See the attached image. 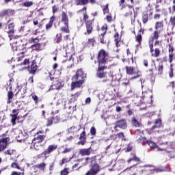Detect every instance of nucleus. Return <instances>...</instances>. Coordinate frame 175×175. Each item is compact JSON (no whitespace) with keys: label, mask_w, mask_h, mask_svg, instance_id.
<instances>
[{"label":"nucleus","mask_w":175,"mask_h":175,"mask_svg":"<svg viewBox=\"0 0 175 175\" xmlns=\"http://www.w3.org/2000/svg\"><path fill=\"white\" fill-rule=\"evenodd\" d=\"M98 69L96 72V76L98 79H104L106 77V72H105V69H106V66H105V64H106V52L105 50H100L98 53Z\"/></svg>","instance_id":"1"},{"label":"nucleus","mask_w":175,"mask_h":175,"mask_svg":"<svg viewBox=\"0 0 175 175\" xmlns=\"http://www.w3.org/2000/svg\"><path fill=\"white\" fill-rule=\"evenodd\" d=\"M87 75L84 74L82 69L77 71L76 75L72 77V82L71 83V90L73 91L75 88H80L84 83Z\"/></svg>","instance_id":"2"},{"label":"nucleus","mask_w":175,"mask_h":175,"mask_svg":"<svg viewBox=\"0 0 175 175\" xmlns=\"http://www.w3.org/2000/svg\"><path fill=\"white\" fill-rule=\"evenodd\" d=\"M126 73L127 75H137L136 76H134L131 78V80H133L135 79H137L139 77H142V73L139 72V70L136 69V68L134 67H126Z\"/></svg>","instance_id":"3"},{"label":"nucleus","mask_w":175,"mask_h":175,"mask_svg":"<svg viewBox=\"0 0 175 175\" xmlns=\"http://www.w3.org/2000/svg\"><path fill=\"white\" fill-rule=\"evenodd\" d=\"M99 172H100L99 165L94 164L92 165L90 170L85 174V175H96Z\"/></svg>","instance_id":"4"},{"label":"nucleus","mask_w":175,"mask_h":175,"mask_svg":"<svg viewBox=\"0 0 175 175\" xmlns=\"http://www.w3.org/2000/svg\"><path fill=\"white\" fill-rule=\"evenodd\" d=\"M127 125L125 120H121L116 122V124L114 127L115 129L117 128H120V129H126Z\"/></svg>","instance_id":"5"},{"label":"nucleus","mask_w":175,"mask_h":175,"mask_svg":"<svg viewBox=\"0 0 175 175\" xmlns=\"http://www.w3.org/2000/svg\"><path fill=\"white\" fill-rule=\"evenodd\" d=\"M57 147H58L57 145H50L48 148L42 152V155L46 157L47 154H51L53 151H55V150H57Z\"/></svg>","instance_id":"6"},{"label":"nucleus","mask_w":175,"mask_h":175,"mask_svg":"<svg viewBox=\"0 0 175 175\" xmlns=\"http://www.w3.org/2000/svg\"><path fill=\"white\" fill-rule=\"evenodd\" d=\"M61 21L62 23H63V24H64L65 27H68V25H69V18L68 17V14H66V12H62Z\"/></svg>","instance_id":"7"},{"label":"nucleus","mask_w":175,"mask_h":175,"mask_svg":"<svg viewBox=\"0 0 175 175\" xmlns=\"http://www.w3.org/2000/svg\"><path fill=\"white\" fill-rule=\"evenodd\" d=\"M147 144H148L150 148H157V151H165V150H166L165 148L158 147V146H157V144L151 140H148Z\"/></svg>","instance_id":"8"},{"label":"nucleus","mask_w":175,"mask_h":175,"mask_svg":"<svg viewBox=\"0 0 175 175\" xmlns=\"http://www.w3.org/2000/svg\"><path fill=\"white\" fill-rule=\"evenodd\" d=\"M37 69H38V66L36 65V61L33 60L30 67L29 73L31 75H35V72H36Z\"/></svg>","instance_id":"9"},{"label":"nucleus","mask_w":175,"mask_h":175,"mask_svg":"<svg viewBox=\"0 0 175 175\" xmlns=\"http://www.w3.org/2000/svg\"><path fill=\"white\" fill-rule=\"evenodd\" d=\"M79 154L80 155H82L83 157L85 155H91V148H83V149H80L79 150Z\"/></svg>","instance_id":"10"},{"label":"nucleus","mask_w":175,"mask_h":175,"mask_svg":"<svg viewBox=\"0 0 175 175\" xmlns=\"http://www.w3.org/2000/svg\"><path fill=\"white\" fill-rule=\"evenodd\" d=\"M46 139V136L44 135H38L36 137H35L33 139V142H34V147L36 146L37 143H42Z\"/></svg>","instance_id":"11"},{"label":"nucleus","mask_w":175,"mask_h":175,"mask_svg":"<svg viewBox=\"0 0 175 175\" xmlns=\"http://www.w3.org/2000/svg\"><path fill=\"white\" fill-rule=\"evenodd\" d=\"M8 29L9 31H8V36L9 38H12L14 33V23H10L8 25Z\"/></svg>","instance_id":"12"},{"label":"nucleus","mask_w":175,"mask_h":175,"mask_svg":"<svg viewBox=\"0 0 175 175\" xmlns=\"http://www.w3.org/2000/svg\"><path fill=\"white\" fill-rule=\"evenodd\" d=\"M61 87H62V83H61L58 81H56L53 83V84L51 87V90H59V88H61Z\"/></svg>","instance_id":"13"},{"label":"nucleus","mask_w":175,"mask_h":175,"mask_svg":"<svg viewBox=\"0 0 175 175\" xmlns=\"http://www.w3.org/2000/svg\"><path fill=\"white\" fill-rule=\"evenodd\" d=\"M16 12L14 11V10H12V9H8V10H4L3 11V14H4V16H14V14H15Z\"/></svg>","instance_id":"14"},{"label":"nucleus","mask_w":175,"mask_h":175,"mask_svg":"<svg viewBox=\"0 0 175 175\" xmlns=\"http://www.w3.org/2000/svg\"><path fill=\"white\" fill-rule=\"evenodd\" d=\"M155 125L152 126V131H154V129H158L161 125H162V121L161 119H156L154 122Z\"/></svg>","instance_id":"15"},{"label":"nucleus","mask_w":175,"mask_h":175,"mask_svg":"<svg viewBox=\"0 0 175 175\" xmlns=\"http://www.w3.org/2000/svg\"><path fill=\"white\" fill-rule=\"evenodd\" d=\"M92 23L90 21L86 23V29L88 35H90L92 32Z\"/></svg>","instance_id":"16"},{"label":"nucleus","mask_w":175,"mask_h":175,"mask_svg":"<svg viewBox=\"0 0 175 175\" xmlns=\"http://www.w3.org/2000/svg\"><path fill=\"white\" fill-rule=\"evenodd\" d=\"M18 42L17 41L14 42L11 44L12 50L13 51H17V50H20V46H18Z\"/></svg>","instance_id":"17"},{"label":"nucleus","mask_w":175,"mask_h":175,"mask_svg":"<svg viewBox=\"0 0 175 175\" xmlns=\"http://www.w3.org/2000/svg\"><path fill=\"white\" fill-rule=\"evenodd\" d=\"M169 61L170 64L173 61V48L170 46H169Z\"/></svg>","instance_id":"18"},{"label":"nucleus","mask_w":175,"mask_h":175,"mask_svg":"<svg viewBox=\"0 0 175 175\" xmlns=\"http://www.w3.org/2000/svg\"><path fill=\"white\" fill-rule=\"evenodd\" d=\"M67 57H68V59L66 60V62H70L71 64L70 66H68L67 68H72V65H73V59H72V54H68Z\"/></svg>","instance_id":"19"},{"label":"nucleus","mask_w":175,"mask_h":175,"mask_svg":"<svg viewBox=\"0 0 175 175\" xmlns=\"http://www.w3.org/2000/svg\"><path fill=\"white\" fill-rule=\"evenodd\" d=\"M13 96H14L13 92H8V100L7 101V103L8 104L12 103V99H13Z\"/></svg>","instance_id":"20"},{"label":"nucleus","mask_w":175,"mask_h":175,"mask_svg":"<svg viewBox=\"0 0 175 175\" xmlns=\"http://www.w3.org/2000/svg\"><path fill=\"white\" fill-rule=\"evenodd\" d=\"M88 3V0H75V3L78 6L79 5H86Z\"/></svg>","instance_id":"21"},{"label":"nucleus","mask_w":175,"mask_h":175,"mask_svg":"<svg viewBox=\"0 0 175 175\" xmlns=\"http://www.w3.org/2000/svg\"><path fill=\"white\" fill-rule=\"evenodd\" d=\"M142 34H138L136 36V41L138 42V44H137V47H139L142 44Z\"/></svg>","instance_id":"22"},{"label":"nucleus","mask_w":175,"mask_h":175,"mask_svg":"<svg viewBox=\"0 0 175 175\" xmlns=\"http://www.w3.org/2000/svg\"><path fill=\"white\" fill-rule=\"evenodd\" d=\"M62 40V37L61 36V34H57L56 38L54 40L55 43H60Z\"/></svg>","instance_id":"23"},{"label":"nucleus","mask_w":175,"mask_h":175,"mask_svg":"<svg viewBox=\"0 0 175 175\" xmlns=\"http://www.w3.org/2000/svg\"><path fill=\"white\" fill-rule=\"evenodd\" d=\"M142 21L144 24H146L148 21V14L147 13H144L142 16Z\"/></svg>","instance_id":"24"},{"label":"nucleus","mask_w":175,"mask_h":175,"mask_svg":"<svg viewBox=\"0 0 175 175\" xmlns=\"http://www.w3.org/2000/svg\"><path fill=\"white\" fill-rule=\"evenodd\" d=\"M105 143H108V146L106 148V150H109V148H110V146H111V144H113V139H107L105 140Z\"/></svg>","instance_id":"25"},{"label":"nucleus","mask_w":175,"mask_h":175,"mask_svg":"<svg viewBox=\"0 0 175 175\" xmlns=\"http://www.w3.org/2000/svg\"><path fill=\"white\" fill-rule=\"evenodd\" d=\"M11 116H12V120H11V121H12V125H16V120H17V114H12V115H11Z\"/></svg>","instance_id":"26"},{"label":"nucleus","mask_w":175,"mask_h":175,"mask_svg":"<svg viewBox=\"0 0 175 175\" xmlns=\"http://www.w3.org/2000/svg\"><path fill=\"white\" fill-rule=\"evenodd\" d=\"M132 124L133 125V126H136L137 128V126H139L140 124H139V122L137 121V120H136V118H133L132 120Z\"/></svg>","instance_id":"27"},{"label":"nucleus","mask_w":175,"mask_h":175,"mask_svg":"<svg viewBox=\"0 0 175 175\" xmlns=\"http://www.w3.org/2000/svg\"><path fill=\"white\" fill-rule=\"evenodd\" d=\"M36 167H37V169H40V170H44V167H46V164L42 163L38 165H36Z\"/></svg>","instance_id":"28"},{"label":"nucleus","mask_w":175,"mask_h":175,"mask_svg":"<svg viewBox=\"0 0 175 175\" xmlns=\"http://www.w3.org/2000/svg\"><path fill=\"white\" fill-rule=\"evenodd\" d=\"M33 4V3H32V1H26L23 3V6H25V8H31V5Z\"/></svg>","instance_id":"29"},{"label":"nucleus","mask_w":175,"mask_h":175,"mask_svg":"<svg viewBox=\"0 0 175 175\" xmlns=\"http://www.w3.org/2000/svg\"><path fill=\"white\" fill-rule=\"evenodd\" d=\"M132 161H135V162H139L140 161V159H139L136 156H134L133 158H131V159L128 160L129 163L130 162H132Z\"/></svg>","instance_id":"30"},{"label":"nucleus","mask_w":175,"mask_h":175,"mask_svg":"<svg viewBox=\"0 0 175 175\" xmlns=\"http://www.w3.org/2000/svg\"><path fill=\"white\" fill-rule=\"evenodd\" d=\"M90 135H92V136H95V135H96V129H95V127H91Z\"/></svg>","instance_id":"31"},{"label":"nucleus","mask_w":175,"mask_h":175,"mask_svg":"<svg viewBox=\"0 0 175 175\" xmlns=\"http://www.w3.org/2000/svg\"><path fill=\"white\" fill-rule=\"evenodd\" d=\"M52 121H53V124H57V122H59V117L55 116L52 117Z\"/></svg>","instance_id":"32"},{"label":"nucleus","mask_w":175,"mask_h":175,"mask_svg":"<svg viewBox=\"0 0 175 175\" xmlns=\"http://www.w3.org/2000/svg\"><path fill=\"white\" fill-rule=\"evenodd\" d=\"M62 31L63 32H66V33H69V25H68V26H66L65 27H62Z\"/></svg>","instance_id":"33"},{"label":"nucleus","mask_w":175,"mask_h":175,"mask_svg":"<svg viewBox=\"0 0 175 175\" xmlns=\"http://www.w3.org/2000/svg\"><path fill=\"white\" fill-rule=\"evenodd\" d=\"M170 23L171 25H173V27L175 26V16L170 17Z\"/></svg>","instance_id":"34"},{"label":"nucleus","mask_w":175,"mask_h":175,"mask_svg":"<svg viewBox=\"0 0 175 175\" xmlns=\"http://www.w3.org/2000/svg\"><path fill=\"white\" fill-rule=\"evenodd\" d=\"M85 131H83L79 137V140H85Z\"/></svg>","instance_id":"35"},{"label":"nucleus","mask_w":175,"mask_h":175,"mask_svg":"<svg viewBox=\"0 0 175 175\" xmlns=\"http://www.w3.org/2000/svg\"><path fill=\"white\" fill-rule=\"evenodd\" d=\"M32 49H36V50H39L40 49V44L36 43L31 45Z\"/></svg>","instance_id":"36"},{"label":"nucleus","mask_w":175,"mask_h":175,"mask_svg":"<svg viewBox=\"0 0 175 175\" xmlns=\"http://www.w3.org/2000/svg\"><path fill=\"white\" fill-rule=\"evenodd\" d=\"M69 174V171H68V168H64L61 171V175H68Z\"/></svg>","instance_id":"37"},{"label":"nucleus","mask_w":175,"mask_h":175,"mask_svg":"<svg viewBox=\"0 0 175 175\" xmlns=\"http://www.w3.org/2000/svg\"><path fill=\"white\" fill-rule=\"evenodd\" d=\"M0 144H8V138L0 139Z\"/></svg>","instance_id":"38"},{"label":"nucleus","mask_w":175,"mask_h":175,"mask_svg":"<svg viewBox=\"0 0 175 175\" xmlns=\"http://www.w3.org/2000/svg\"><path fill=\"white\" fill-rule=\"evenodd\" d=\"M8 144H0V151H3L6 148Z\"/></svg>","instance_id":"39"},{"label":"nucleus","mask_w":175,"mask_h":175,"mask_svg":"<svg viewBox=\"0 0 175 175\" xmlns=\"http://www.w3.org/2000/svg\"><path fill=\"white\" fill-rule=\"evenodd\" d=\"M94 42H95V40L94 38H90L88 40V43L89 46H94Z\"/></svg>","instance_id":"40"},{"label":"nucleus","mask_w":175,"mask_h":175,"mask_svg":"<svg viewBox=\"0 0 175 175\" xmlns=\"http://www.w3.org/2000/svg\"><path fill=\"white\" fill-rule=\"evenodd\" d=\"M159 33L158 32V31H155L153 33V39H158V38H159Z\"/></svg>","instance_id":"41"},{"label":"nucleus","mask_w":175,"mask_h":175,"mask_svg":"<svg viewBox=\"0 0 175 175\" xmlns=\"http://www.w3.org/2000/svg\"><path fill=\"white\" fill-rule=\"evenodd\" d=\"M5 152V154H8V155H12V154H13V152H14V150L10 149V150H6Z\"/></svg>","instance_id":"42"},{"label":"nucleus","mask_w":175,"mask_h":175,"mask_svg":"<svg viewBox=\"0 0 175 175\" xmlns=\"http://www.w3.org/2000/svg\"><path fill=\"white\" fill-rule=\"evenodd\" d=\"M162 27V22H157L155 25L156 29L161 28Z\"/></svg>","instance_id":"43"},{"label":"nucleus","mask_w":175,"mask_h":175,"mask_svg":"<svg viewBox=\"0 0 175 175\" xmlns=\"http://www.w3.org/2000/svg\"><path fill=\"white\" fill-rule=\"evenodd\" d=\"M52 9H53V14H55V13H57V12H58V6H57V5H53V6L52 7Z\"/></svg>","instance_id":"44"},{"label":"nucleus","mask_w":175,"mask_h":175,"mask_svg":"<svg viewBox=\"0 0 175 175\" xmlns=\"http://www.w3.org/2000/svg\"><path fill=\"white\" fill-rule=\"evenodd\" d=\"M54 124L53 119H48L47 120V126H50L51 125H53Z\"/></svg>","instance_id":"45"},{"label":"nucleus","mask_w":175,"mask_h":175,"mask_svg":"<svg viewBox=\"0 0 175 175\" xmlns=\"http://www.w3.org/2000/svg\"><path fill=\"white\" fill-rule=\"evenodd\" d=\"M12 167H14V169H20V167L18 165H17L16 163H12L11 165Z\"/></svg>","instance_id":"46"},{"label":"nucleus","mask_w":175,"mask_h":175,"mask_svg":"<svg viewBox=\"0 0 175 175\" xmlns=\"http://www.w3.org/2000/svg\"><path fill=\"white\" fill-rule=\"evenodd\" d=\"M32 99L34 100L35 103H38V100L39 99V98H38V96L36 95H33Z\"/></svg>","instance_id":"47"},{"label":"nucleus","mask_w":175,"mask_h":175,"mask_svg":"<svg viewBox=\"0 0 175 175\" xmlns=\"http://www.w3.org/2000/svg\"><path fill=\"white\" fill-rule=\"evenodd\" d=\"M154 53H155V57H159V53H161L159 51V49H158V48L155 49Z\"/></svg>","instance_id":"48"},{"label":"nucleus","mask_w":175,"mask_h":175,"mask_svg":"<svg viewBox=\"0 0 175 175\" xmlns=\"http://www.w3.org/2000/svg\"><path fill=\"white\" fill-rule=\"evenodd\" d=\"M103 12L104 14H106V13H109V7L107 5L103 8Z\"/></svg>","instance_id":"49"},{"label":"nucleus","mask_w":175,"mask_h":175,"mask_svg":"<svg viewBox=\"0 0 175 175\" xmlns=\"http://www.w3.org/2000/svg\"><path fill=\"white\" fill-rule=\"evenodd\" d=\"M118 137H119L120 139H122V140H124V133H119L118 134Z\"/></svg>","instance_id":"50"},{"label":"nucleus","mask_w":175,"mask_h":175,"mask_svg":"<svg viewBox=\"0 0 175 175\" xmlns=\"http://www.w3.org/2000/svg\"><path fill=\"white\" fill-rule=\"evenodd\" d=\"M78 144L84 146L85 144V139H80V141L78 142Z\"/></svg>","instance_id":"51"},{"label":"nucleus","mask_w":175,"mask_h":175,"mask_svg":"<svg viewBox=\"0 0 175 175\" xmlns=\"http://www.w3.org/2000/svg\"><path fill=\"white\" fill-rule=\"evenodd\" d=\"M54 162H52L51 164H50V166H49V170L51 172V170H54Z\"/></svg>","instance_id":"52"},{"label":"nucleus","mask_w":175,"mask_h":175,"mask_svg":"<svg viewBox=\"0 0 175 175\" xmlns=\"http://www.w3.org/2000/svg\"><path fill=\"white\" fill-rule=\"evenodd\" d=\"M158 70L159 73H162V71L163 70V66L159 65Z\"/></svg>","instance_id":"53"},{"label":"nucleus","mask_w":175,"mask_h":175,"mask_svg":"<svg viewBox=\"0 0 175 175\" xmlns=\"http://www.w3.org/2000/svg\"><path fill=\"white\" fill-rule=\"evenodd\" d=\"M85 103H86L87 105L91 103V98L88 97V98L85 99Z\"/></svg>","instance_id":"54"},{"label":"nucleus","mask_w":175,"mask_h":175,"mask_svg":"<svg viewBox=\"0 0 175 175\" xmlns=\"http://www.w3.org/2000/svg\"><path fill=\"white\" fill-rule=\"evenodd\" d=\"M51 27H53V25L50 23H49L48 24L46 25V29H50V28H51Z\"/></svg>","instance_id":"55"},{"label":"nucleus","mask_w":175,"mask_h":175,"mask_svg":"<svg viewBox=\"0 0 175 175\" xmlns=\"http://www.w3.org/2000/svg\"><path fill=\"white\" fill-rule=\"evenodd\" d=\"M54 20H55V16H53L51 18H50V21L49 23L53 25V23H54Z\"/></svg>","instance_id":"56"},{"label":"nucleus","mask_w":175,"mask_h":175,"mask_svg":"<svg viewBox=\"0 0 175 175\" xmlns=\"http://www.w3.org/2000/svg\"><path fill=\"white\" fill-rule=\"evenodd\" d=\"M133 14V12L132 11H130L129 12H126L125 14H124V17H128L129 16H132Z\"/></svg>","instance_id":"57"},{"label":"nucleus","mask_w":175,"mask_h":175,"mask_svg":"<svg viewBox=\"0 0 175 175\" xmlns=\"http://www.w3.org/2000/svg\"><path fill=\"white\" fill-rule=\"evenodd\" d=\"M66 162H68V159H63L62 161L61 165H64V163H66Z\"/></svg>","instance_id":"58"},{"label":"nucleus","mask_w":175,"mask_h":175,"mask_svg":"<svg viewBox=\"0 0 175 175\" xmlns=\"http://www.w3.org/2000/svg\"><path fill=\"white\" fill-rule=\"evenodd\" d=\"M83 20H85V21L88 20V15H87V13H83Z\"/></svg>","instance_id":"59"},{"label":"nucleus","mask_w":175,"mask_h":175,"mask_svg":"<svg viewBox=\"0 0 175 175\" xmlns=\"http://www.w3.org/2000/svg\"><path fill=\"white\" fill-rule=\"evenodd\" d=\"M77 61L78 62H81V61H83V56L82 55H80L79 57H77Z\"/></svg>","instance_id":"60"},{"label":"nucleus","mask_w":175,"mask_h":175,"mask_svg":"<svg viewBox=\"0 0 175 175\" xmlns=\"http://www.w3.org/2000/svg\"><path fill=\"white\" fill-rule=\"evenodd\" d=\"M29 60L28 59H25L23 61V65H27V64H29Z\"/></svg>","instance_id":"61"},{"label":"nucleus","mask_w":175,"mask_h":175,"mask_svg":"<svg viewBox=\"0 0 175 175\" xmlns=\"http://www.w3.org/2000/svg\"><path fill=\"white\" fill-rule=\"evenodd\" d=\"M12 175H23V174L18 173L17 172H12Z\"/></svg>","instance_id":"62"},{"label":"nucleus","mask_w":175,"mask_h":175,"mask_svg":"<svg viewBox=\"0 0 175 175\" xmlns=\"http://www.w3.org/2000/svg\"><path fill=\"white\" fill-rule=\"evenodd\" d=\"M170 77H173V68H170Z\"/></svg>","instance_id":"63"},{"label":"nucleus","mask_w":175,"mask_h":175,"mask_svg":"<svg viewBox=\"0 0 175 175\" xmlns=\"http://www.w3.org/2000/svg\"><path fill=\"white\" fill-rule=\"evenodd\" d=\"M107 20L109 22L111 21V16L110 15H107Z\"/></svg>","instance_id":"64"}]
</instances>
